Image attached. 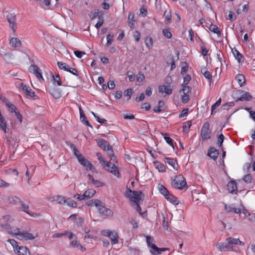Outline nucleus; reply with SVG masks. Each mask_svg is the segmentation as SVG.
Here are the masks:
<instances>
[{"label":"nucleus","instance_id":"f257e3e1","mask_svg":"<svg viewBox=\"0 0 255 255\" xmlns=\"http://www.w3.org/2000/svg\"><path fill=\"white\" fill-rule=\"evenodd\" d=\"M14 219L10 215H7L2 217L0 221V227L6 232L13 237H18L20 230L17 227H11L9 223L12 222Z\"/></svg>","mask_w":255,"mask_h":255},{"label":"nucleus","instance_id":"f03ea898","mask_svg":"<svg viewBox=\"0 0 255 255\" xmlns=\"http://www.w3.org/2000/svg\"><path fill=\"white\" fill-rule=\"evenodd\" d=\"M97 156L100 164L105 170L110 172L118 178L121 177V173L114 163L106 161L101 153L99 152L97 153Z\"/></svg>","mask_w":255,"mask_h":255},{"label":"nucleus","instance_id":"7ed1b4c3","mask_svg":"<svg viewBox=\"0 0 255 255\" xmlns=\"http://www.w3.org/2000/svg\"><path fill=\"white\" fill-rule=\"evenodd\" d=\"M141 192L132 191L128 186L126 187V190L125 194V197L128 199L130 201L134 204H136L141 200Z\"/></svg>","mask_w":255,"mask_h":255},{"label":"nucleus","instance_id":"20e7f679","mask_svg":"<svg viewBox=\"0 0 255 255\" xmlns=\"http://www.w3.org/2000/svg\"><path fill=\"white\" fill-rule=\"evenodd\" d=\"M224 207L228 213L240 214L242 211L245 210V208L241 201L239 202V204H232L230 205L224 204Z\"/></svg>","mask_w":255,"mask_h":255},{"label":"nucleus","instance_id":"39448f33","mask_svg":"<svg viewBox=\"0 0 255 255\" xmlns=\"http://www.w3.org/2000/svg\"><path fill=\"white\" fill-rule=\"evenodd\" d=\"M171 184L174 188L181 190L186 185V181L183 176L179 174L175 177Z\"/></svg>","mask_w":255,"mask_h":255},{"label":"nucleus","instance_id":"423d86ee","mask_svg":"<svg viewBox=\"0 0 255 255\" xmlns=\"http://www.w3.org/2000/svg\"><path fill=\"white\" fill-rule=\"evenodd\" d=\"M6 20L8 23L9 28L12 30V32L15 34L17 28V18L14 13H9L6 15Z\"/></svg>","mask_w":255,"mask_h":255},{"label":"nucleus","instance_id":"0eeeda50","mask_svg":"<svg viewBox=\"0 0 255 255\" xmlns=\"http://www.w3.org/2000/svg\"><path fill=\"white\" fill-rule=\"evenodd\" d=\"M101 234L104 236L109 237L112 245H115L118 243L119 236L117 232L115 231L104 230L101 231Z\"/></svg>","mask_w":255,"mask_h":255},{"label":"nucleus","instance_id":"6e6552de","mask_svg":"<svg viewBox=\"0 0 255 255\" xmlns=\"http://www.w3.org/2000/svg\"><path fill=\"white\" fill-rule=\"evenodd\" d=\"M210 125L208 122L204 124L201 131V134L203 140H206L210 138V133L209 131Z\"/></svg>","mask_w":255,"mask_h":255},{"label":"nucleus","instance_id":"1a4fd4ad","mask_svg":"<svg viewBox=\"0 0 255 255\" xmlns=\"http://www.w3.org/2000/svg\"><path fill=\"white\" fill-rule=\"evenodd\" d=\"M158 92L165 97L166 95L171 94L172 88L169 85H162L158 87Z\"/></svg>","mask_w":255,"mask_h":255},{"label":"nucleus","instance_id":"9d476101","mask_svg":"<svg viewBox=\"0 0 255 255\" xmlns=\"http://www.w3.org/2000/svg\"><path fill=\"white\" fill-rule=\"evenodd\" d=\"M78 161L86 170H91L94 171V170H95V168L93 167L91 162L86 159L84 156H80L79 160Z\"/></svg>","mask_w":255,"mask_h":255},{"label":"nucleus","instance_id":"9b49d317","mask_svg":"<svg viewBox=\"0 0 255 255\" xmlns=\"http://www.w3.org/2000/svg\"><path fill=\"white\" fill-rule=\"evenodd\" d=\"M29 71L30 73H33L38 79H41L44 81V79L42 75L41 70L37 65H31L29 69Z\"/></svg>","mask_w":255,"mask_h":255},{"label":"nucleus","instance_id":"f8f14e48","mask_svg":"<svg viewBox=\"0 0 255 255\" xmlns=\"http://www.w3.org/2000/svg\"><path fill=\"white\" fill-rule=\"evenodd\" d=\"M37 237V234L34 235L26 231L20 232L18 237L17 238L19 240L25 239L26 240H32Z\"/></svg>","mask_w":255,"mask_h":255},{"label":"nucleus","instance_id":"ddd939ff","mask_svg":"<svg viewBox=\"0 0 255 255\" xmlns=\"http://www.w3.org/2000/svg\"><path fill=\"white\" fill-rule=\"evenodd\" d=\"M226 241L229 244L230 251L233 250V245H240L241 246L244 245V243L241 241L239 239L234 238L232 237H229L226 239Z\"/></svg>","mask_w":255,"mask_h":255},{"label":"nucleus","instance_id":"4468645a","mask_svg":"<svg viewBox=\"0 0 255 255\" xmlns=\"http://www.w3.org/2000/svg\"><path fill=\"white\" fill-rule=\"evenodd\" d=\"M22 92L25 95V96L27 99L35 100L37 98L35 92L28 86L25 87V89Z\"/></svg>","mask_w":255,"mask_h":255},{"label":"nucleus","instance_id":"2eb2a0df","mask_svg":"<svg viewBox=\"0 0 255 255\" xmlns=\"http://www.w3.org/2000/svg\"><path fill=\"white\" fill-rule=\"evenodd\" d=\"M167 250V248H159L155 244L151 245V247L149 248V251L152 255H159L162 252Z\"/></svg>","mask_w":255,"mask_h":255},{"label":"nucleus","instance_id":"dca6fc26","mask_svg":"<svg viewBox=\"0 0 255 255\" xmlns=\"http://www.w3.org/2000/svg\"><path fill=\"white\" fill-rule=\"evenodd\" d=\"M98 144L99 147L104 150L106 151L107 153H108V150L109 149H113V148L110 145L109 142L104 139H102L100 140L98 142Z\"/></svg>","mask_w":255,"mask_h":255},{"label":"nucleus","instance_id":"f3484780","mask_svg":"<svg viewBox=\"0 0 255 255\" xmlns=\"http://www.w3.org/2000/svg\"><path fill=\"white\" fill-rule=\"evenodd\" d=\"M240 97L236 98V101H250L252 98V96L249 92H245L244 91L240 92Z\"/></svg>","mask_w":255,"mask_h":255},{"label":"nucleus","instance_id":"a211bd4d","mask_svg":"<svg viewBox=\"0 0 255 255\" xmlns=\"http://www.w3.org/2000/svg\"><path fill=\"white\" fill-rule=\"evenodd\" d=\"M227 190L230 193H236L237 191V185L235 180L230 181L227 184Z\"/></svg>","mask_w":255,"mask_h":255},{"label":"nucleus","instance_id":"6ab92c4d","mask_svg":"<svg viewBox=\"0 0 255 255\" xmlns=\"http://www.w3.org/2000/svg\"><path fill=\"white\" fill-rule=\"evenodd\" d=\"M0 129L5 133H7L9 130L8 128L7 127L6 121L2 117L1 113L0 114Z\"/></svg>","mask_w":255,"mask_h":255},{"label":"nucleus","instance_id":"aec40b11","mask_svg":"<svg viewBox=\"0 0 255 255\" xmlns=\"http://www.w3.org/2000/svg\"><path fill=\"white\" fill-rule=\"evenodd\" d=\"M215 246L220 252L230 251L229 244L227 241L226 243H217Z\"/></svg>","mask_w":255,"mask_h":255},{"label":"nucleus","instance_id":"412c9836","mask_svg":"<svg viewBox=\"0 0 255 255\" xmlns=\"http://www.w3.org/2000/svg\"><path fill=\"white\" fill-rule=\"evenodd\" d=\"M49 93L55 99H59L61 97V93L59 89L53 88L49 89Z\"/></svg>","mask_w":255,"mask_h":255},{"label":"nucleus","instance_id":"4be33fe9","mask_svg":"<svg viewBox=\"0 0 255 255\" xmlns=\"http://www.w3.org/2000/svg\"><path fill=\"white\" fill-rule=\"evenodd\" d=\"M99 211L101 214L107 216L112 217L114 214L113 211L107 208L104 206L101 207L99 209Z\"/></svg>","mask_w":255,"mask_h":255},{"label":"nucleus","instance_id":"5701e85b","mask_svg":"<svg viewBox=\"0 0 255 255\" xmlns=\"http://www.w3.org/2000/svg\"><path fill=\"white\" fill-rule=\"evenodd\" d=\"M219 151L214 147H211L208 152V155L214 160H216L219 155Z\"/></svg>","mask_w":255,"mask_h":255},{"label":"nucleus","instance_id":"b1692460","mask_svg":"<svg viewBox=\"0 0 255 255\" xmlns=\"http://www.w3.org/2000/svg\"><path fill=\"white\" fill-rule=\"evenodd\" d=\"M235 79L237 80L241 87H243L245 85L246 79L245 76L243 74H237L235 77Z\"/></svg>","mask_w":255,"mask_h":255},{"label":"nucleus","instance_id":"393cba45","mask_svg":"<svg viewBox=\"0 0 255 255\" xmlns=\"http://www.w3.org/2000/svg\"><path fill=\"white\" fill-rule=\"evenodd\" d=\"M17 253L18 255H27L29 254V251L28 249L24 246H20L17 248V250H16Z\"/></svg>","mask_w":255,"mask_h":255},{"label":"nucleus","instance_id":"a878e982","mask_svg":"<svg viewBox=\"0 0 255 255\" xmlns=\"http://www.w3.org/2000/svg\"><path fill=\"white\" fill-rule=\"evenodd\" d=\"M10 45L13 47H18L21 45L20 40L17 38L13 37L9 41Z\"/></svg>","mask_w":255,"mask_h":255},{"label":"nucleus","instance_id":"bb28decb","mask_svg":"<svg viewBox=\"0 0 255 255\" xmlns=\"http://www.w3.org/2000/svg\"><path fill=\"white\" fill-rule=\"evenodd\" d=\"M157 189L159 192L162 195H163L165 197V198L166 197V196H167L170 193L168 190L163 185L158 184L157 186Z\"/></svg>","mask_w":255,"mask_h":255},{"label":"nucleus","instance_id":"cd10ccee","mask_svg":"<svg viewBox=\"0 0 255 255\" xmlns=\"http://www.w3.org/2000/svg\"><path fill=\"white\" fill-rule=\"evenodd\" d=\"M153 164L155 167L157 169H158L159 172H164L165 171L166 168L164 165L163 163H161L159 161H156L154 162Z\"/></svg>","mask_w":255,"mask_h":255},{"label":"nucleus","instance_id":"c85d7f7f","mask_svg":"<svg viewBox=\"0 0 255 255\" xmlns=\"http://www.w3.org/2000/svg\"><path fill=\"white\" fill-rule=\"evenodd\" d=\"M165 163H168L169 165L171 166L174 169H177L178 165L176 161L174 159L170 158H165Z\"/></svg>","mask_w":255,"mask_h":255},{"label":"nucleus","instance_id":"c756f323","mask_svg":"<svg viewBox=\"0 0 255 255\" xmlns=\"http://www.w3.org/2000/svg\"><path fill=\"white\" fill-rule=\"evenodd\" d=\"M96 192V191L94 189H88L84 192V197H85V199L91 198L94 196Z\"/></svg>","mask_w":255,"mask_h":255},{"label":"nucleus","instance_id":"7c9ffc66","mask_svg":"<svg viewBox=\"0 0 255 255\" xmlns=\"http://www.w3.org/2000/svg\"><path fill=\"white\" fill-rule=\"evenodd\" d=\"M134 14L133 13L130 12L128 16V25L130 27L132 28L134 26Z\"/></svg>","mask_w":255,"mask_h":255},{"label":"nucleus","instance_id":"2f4dec72","mask_svg":"<svg viewBox=\"0 0 255 255\" xmlns=\"http://www.w3.org/2000/svg\"><path fill=\"white\" fill-rule=\"evenodd\" d=\"M75 240H74L71 241L70 243V245L74 248H76L78 249L81 250L82 251H85L86 249L82 247L77 241V238H75Z\"/></svg>","mask_w":255,"mask_h":255},{"label":"nucleus","instance_id":"473e14b6","mask_svg":"<svg viewBox=\"0 0 255 255\" xmlns=\"http://www.w3.org/2000/svg\"><path fill=\"white\" fill-rule=\"evenodd\" d=\"M233 54L235 57L236 59L237 60L238 62L240 63L242 61L243 55L240 53L237 49H235L232 50Z\"/></svg>","mask_w":255,"mask_h":255},{"label":"nucleus","instance_id":"72a5a7b5","mask_svg":"<svg viewBox=\"0 0 255 255\" xmlns=\"http://www.w3.org/2000/svg\"><path fill=\"white\" fill-rule=\"evenodd\" d=\"M65 204L72 208H76L77 206V203L76 202L74 201L71 198L67 197L66 198Z\"/></svg>","mask_w":255,"mask_h":255},{"label":"nucleus","instance_id":"f704fd0d","mask_svg":"<svg viewBox=\"0 0 255 255\" xmlns=\"http://www.w3.org/2000/svg\"><path fill=\"white\" fill-rule=\"evenodd\" d=\"M165 198L171 203L174 205H177L179 203L177 198L169 193Z\"/></svg>","mask_w":255,"mask_h":255},{"label":"nucleus","instance_id":"c9c22d12","mask_svg":"<svg viewBox=\"0 0 255 255\" xmlns=\"http://www.w3.org/2000/svg\"><path fill=\"white\" fill-rule=\"evenodd\" d=\"M201 72L207 79L209 80H211L212 75L210 72L206 69V67H202L201 68Z\"/></svg>","mask_w":255,"mask_h":255},{"label":"nucleus","instance_id":"e433bc0d","mask_svg":"<svg viewBox=\"0 0 255 255\" xmlns=\"http://www.w3.org/2000/svg\"><path fill=\"white\" fill-rule=\"evenodd\" d=\"M66 198V197L65 196L59 195L56 196L54 198V200L58 204L60 205H64L65 204Z\"/></svg>","mask_w":255,"mask_h":255},{"label":"nucleus","instance_id":"4c0bfd02","mask_svg":"<svg viewBox=\"0 0 255 255\" xmlns=\"http://www.w3.org/2000/svg\"><path fill=\"white\" fill-rule=\"evenodd\" d=\"M164 15L165 17V23L166 24H169L171 22V13L170 11L165 10L164 13Z\"/></svg>","mask_w":255,"mask_h":255},{"label":"nucleus","instance_id":"58836bf2","mask_svg":"<svg viewBox=\"0 0 255 255\" xmlns=\"http://www.w3.org/2000/svg\"><path fill=\"white\" fill-rule=\"evenodd\" d=\"M70 147L73 150L74 155L77 157L78 161L79 160L80 156H84L82 154H81L80 153L78 149L76 148V147L73 144H70Z\"/></svg>","mask_w":255,"mask_h":255},{"label":"nucleus","instance_id":"ea45409f","mask_svg":"<svg viewBox=\"0 0 255 255\" xmlns=\"http://www.w3.org/2000/svg\"><path fill=\"white\" fill-rule=\"evenodd\" d=\"M209 30L214 33L217 34L218 36H221V32L217 25L211 24L210 26Z\"/></svg>","mask_w":255,"mask_h":255},{"label":"nucleus","instance_id":"a19ab883","mask_svg":"<svg viewBox=\"0 0 255 255\" xmlns=\"http://www.w3.org/2000/svg\"><path fill=\"white\" fill-rule=\"evenodd\" d=\"M57 66L59 69L66 71H68L70 67L68 64L62 62H58L57 63Z\"/></svg>","mask_w":255,"mask_h":255},{"label":"nucleus","instance_id":"79ce46f5","mask_svg":"<svg viewBox=\"0 0 255 255\" xmlns=\"http://www.w3.org/2000/svg\"><path fill=\"white\" fill-rule=\"evenodd\" d=\"M108 155L111 157V160L113 162L117 163L118 159L117 157L115 156L114 152L113 149H109L108 150Z\"/></svg>","mask_w":255,"mask_h":255},{"label":"nucleus","instance_id":"37998d69","mask_svg":"<svg viewBox=\"0 0 255 255\" xmlns=\"http://www.w3.org/2000/svg\"><path fill=\"white\" fill-rule=\"evenodd\" d=\"M5 105L8 108V111L11 113L14 112V113L15 112L17 111V109H16V107L11 104L10 102L8 101L6 104Z\"/></svg>","mask_w":255,"mask_h":255},{"label":"nucleus","instance_id":"c03bdc74","mask_svg":"<svg viewBox=\"0 0 255 255\" xmlns=\"http://www.w3.org/2000/svg\"><path fill=\"white\" fill-rule=\"evenodd\" d=\"M9 202L14 204H20L22 201L16 196H11L9 198Z\"/></svg>","mask_w":255,"mask_h":255},{"label":"nucleus","instance_id":"a18cd8bd","mask_svg":"<svg viewBox=\"0 0 255 255\" xmlns=\"http://www.w3.org/2000/svg\"><path fill=\"white\" fill-rule=\"evenodd\" d=\"M104 22V17L103 16V14L100 15L98 17V21L96 24L95 27L97 29H99L103 24Z\"/></svg>","mask_w":255,"mask_h":255},{"label":"nucleus","instance_id":"49530a36","mask_svg":"<svg viewBox=\"0 0 255 255\" xmlns=\"http://www.w3.org/2000/svg\"><path fill=\"white\" fill-rule=\"evenodd\" d=\"M114 35L113 34L110 33L107 36V43L106 44V46H109L113 41Z\"/></svg>","mask_w":255,"mask_h":255},{"label":"nucleus","instance_id":"de8ad7c7","mask_svg":"<svg viewBox=\"0 0 255 255\" xmlns=\"http://www.w3.org/2000/svg\"><path fill=\"white\" fill-rule=\"evenodd\" d=\"M20 205H21V207L20 208L21 211L24 212L26 213H28L29 207L27 204H25L24 202L22 201Z\"/></svg>","mask_w":255,"mask_h":255},{"label":"nucleus","instance_id":"09e8293b","mask_svg":"<svg viewBox=\"0 0 255 255\" xmlns=\"http://www.w3.org/2000/svg\"><path fill=\"white\" fill-rule=\"evenodd\" d=\"M99 13L100 10L99 9H95L91 12L89 14V16L92 20H93L96 18Z\"/></svg>","mask_w":255,"mask_h":255},{"label":"nucleus","instance_id":"8fccbe9b","mask_svg":"<svg viewBox=\"0 0 255 255\" xmlns=\"http://www.w3.org/2000/svg\"><path fill=\"white\" fill-rule=\"evenodd\" d=\"M162 32L164 36L168 39L171 38L172 36V33H171L169 28L163 29Z\"/></svg>","mask_w":255,"mask_h":255},{"label":"nucleus","instance_id":"3c124183","mask_svg":"<svg viewBox=\"0 0 255 255\" xmlns=\"http://www.w3.org/2000/svg\"><path fill=\"white\" fill-rule=\"evenodd\" d=\"M53 79L54 81V85L57 84L58 86H61L62 83L61 82L60 78L59 75L53 76Z\"/></svg>","mask_w":255,"mask_h":255},{"label":"nucleus","instance_id":"603ef678","mask_svg":"<svg viewBox=\"0 0 255 255\" xmlns=\"http://www.w3.org/2000/svg\"><path fill=\"white\" fill-rule=\"evenodd\" d=\"M224 138H225V137L222 133H221L218 136V140H217V144L220 147H222V144L224 141Z\"/></svg>","mask_w":255,"mask_h":255},{"label":"nucleus","instance_id":"864d4df0","mask_svg":"<svg viewBox=\"0 0 255 255\" xmlns=\"http://www.w3.org/2000/svg\"><path fill=\"white\" fill-rule=\"evenodd\" d=\"M7 242H9L13 247L14 251H16V250H17V248L19 246L17 245V243L16 241L13 239H9L8 240Z\"/></svg>","mask_w":255,"mask_h":255},{"label":"nucleus","instance_id":"5fc2aeb1","mask_svg":"<svg viewBox=\"0 0 255 255\" xmlns=\"http://www.w3.org/2000/svg\"><path fill=\"white\" fill-rule=\"evenodd\" d=\"M182 92L183 94H188L189 93H190L191 92V88L187 85H182Z\"/></svg>","mask_w":255,"mask_h":255},{"label":"nucleus","instance_id":"6e6d98bb","mask_svg":"<svg viewBox=\"0 0 255 255\" xmlns=\"http://www.w3.org/2000/svg\"><path fill=\"white\" fill-rule=\"evenodd\" d=\"M243 179L246 183H251L252 179V176L251 174H248L243 177Z\"/></svg>","mask_w":255,"mask_h":255},{"label":"nucleus","instance_id":"4d7b16f0","mask_svg":"<svg viewBox=\"0 0 255 255\" xmlns=\"http://www.w3.org/2000/svg\"><path fill=\"white\" fill-rule=\"evenodd\" d=\"M145 77L143 73L139 72L136 76V80L137 82H142L144 80Z\"/></svg>","mask_w":255,"mask_h":255},{"label":"nucleus","instance_id":"13d9d810","mask_svg":"<svg viewBox=\"0 0 255 255\" xmlns=\"http://www.w3.org/2000/svg\"><path fill=\"white\" fill-rule=\"evenodd\" d=\"M221 103V99L220 98L218 101L216 102L212 106H211V114H212L214 110L216 109L217 107L220 105Z\"/></svg>","mask_w":255,"mask_h":255},{"label":"nucleus","instance_id":"bf43d9fd","mask_svg":"<svg viewBox=\"0 0 255 255\" xmlns=\"http://www.w3.org/2000/svg\"><path fill=\"white\" fill-rule=\"evenodd\" d=\"M145 44L148 49H150L152 46V39L151 38H147L145 39Z\"/></svg>","mask_w":255,"mask_h":255},{"label":"nucleus","instance_id":"052dcab7","mask_svg":"<svg viewBox=\"0 0 255 255\" xmlns=\"http://www.w3.org/2000/svg\"><path fill=\"white\" fill-rule=\"evenodd\" d=\"M16 86L19 89V91H23V90L25 89V87H26L27 85H24L22 82H17V83H16Z\"/></svg>","mask_w":255,"mask_h":255},{"label":"nucleus","instance_id":"680f3d73","mask_svg":"<svg viewBox=\"0 0 255 255\" xmlns=\"http://www.w3.org/2000/svg\"><path fill=\"white\" fill-rule=\"evenodd\" d=\"M164 138L166 142L171 146H172L174 148V145L173 143V140L169 136H164Z\"/></svg>","mask_w":255,"mask_h":255},{"label":"nucleus","instance_id":"e2e57ef3","mask_svg":"<svg viewBox=\"0 0 255 255\" xmlns=\"http://www.w3.org/2000/svg\"><path fill=\"white\" fill-rule=\"evenodd\" d=\"M132 94V90L131 89H128L124 92V95L128 97V100L130 99L131 96Z\"/></svg>","mask_w":255,"mask_h":255},{"label":"nucleus","instance_id":"0e129e2a","mask_svg":"<svg viewBox=\"0 0 255 255\" xmlns=\"http://www.w3.org/2000/svg\"><path fill=\"white\" fill-rule=\"evenodd\" d=\"M191 77L189 75H186L184 77V81H183V84H182V85H187L188 83L190 82V81L191 80Z\"/></svg>","mask_w":255,"mask_h":255},{"label":"nucleus","instance_id":"69168bd1","mask_svg":"<svg viewBox=\"0 0 255 255\" xmlns=\"http://www.w3.org/2000/svg\"><path fill=\"white\" fill-rule=\"evenodd\" d=\"M190 100V97L188 94H185L182 96V102L183 103H187Z\"/></svg>","mask_w":255,"mask_h":255},{"label":"nucleus","instance_id":"338daca9","mask_svg":"<svg viewBox=\"0 0 255 255\" xmlns=\"http://www.w3.org/2000/svg\"><path fill=\"white\" fill-rule=\"evenodd\" d=\"M74 53L76 56L79 58H82L83 56L85 54V53L84 52L78 50L74 51Z\"/></svg>","mask_w":255,"mask_h":255},{"label":"nucleus","instance_id":"774afa93","mask_svg":"<svg viewBox=\"0 0 255 255\" xmlns=\"http://www.w3.org/2000/svg\"><path fill=\"white\" fill-rule=\"evenodd\" d=\"M92 201L93 202V204H94V205L97 207L98 208V209L101 207H102L103 205H102V203L101 202V201H100L98 199H95L94 200V201L92 200Z\"/></svg>","mask_w":255,"mask_h":255}]
</instances>
